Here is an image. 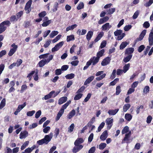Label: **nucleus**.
Listing matches in <instances>:
<instances>
[{"instance_id": "f257e3e1", "label": "nucleus", "mask_w": 153, "mask_h": 153, "mask_svg": "<svg viewBox=\"0 0 153 153\" xmlns=\"http://www.w3.org/2000/svg\"><path fill=\"white\" fill-rule=\"evenodd\" d=\"M53 136V134L51 132L49 135H46L44 138L38 140L37 143L39 145H42L43 144H47L51 140Z\"/></svg>"}, {"instance_id": "f03ea898", "label": "nucleus", "mask_w": 153, "mask_h": 153, "mask_svg": "<svg viewBox=\"0 0 153 153\" xmlns=\"http://www.w3.org/2000/svg\"><path fill=\"white\" fill-rule=\"evenodd\" d=\"M47 59H43L40 60L39 62L38 65L39 67L41 68L44 66L46 64L48 63L53 58V56L50 55Z\"/></svg>"}, {"instance_id": "7ed1b4c3", "label": "nucleus", "mask_w": 153, "mask_h": 153, "mask_svg": "<svg viewBox=\"0 0 153 153\" xmlns=\"http://www.w3.org/2000/svg\"><path fill=\"white\" fill-rule=\"evenodd\" d=\"M10 23V21L7 20L1 22L0 24V34L2 33L6 30L7 26H9Z\"/></svg>"}, {"instance_id": "20e7f679", "label": "nucleus", "mask_w": 153, "mask_h": 153, "mask_svg": "<svg viewBox=\"0 0 153 153\" xmlns=\"http://www.w3.org/2000/svg\"><path fill=\"white\" fill-rule=\"evenodd\" d=\"M122 30H117L114 32L115 36H118L117 37V39L118 40H121L125 36L124 33H122Z\"/></svg>"}, {"instance_id": "39448f33", "label": "nucleus", "mask_w": 153, "mask_h": 153, "mask_svg": "<svg viewBox=\"0 0 153 153\" xmlns=\"http://www.w3.org/2000/svg\"><path fill=\"white\" fill-rule=\"evenodd\" d=\"M114 119L111 118H108L105 120V122L107 126V128L108 130L110 129L113 126Z\"/></svg>"}, {"instance_id": "423d86ee", "label": "nucleus", "mask_w": 153, "mask_h": 153, "mask_svg": "<svg viewBox=\"0 0 153 153\" xmlns=\"http://www.w3.org/2000/svg\"><path fill=\"white\" fill-rule=\"evenodd\" d=\"M64 43L63 41L60 42L56 44L55 46L51 49V51L52 52L57 51L61 48L63 45Z\"/></svg>"}, {"instance_id": "0eeeda50", "label": "nucleus", "mask_w": 153, "mask_h": 153, "mask_svg": "<svg viewBox=\"0 0 153 153\" xmlns=\"http://www.w3.org/2000/svg\"><path fill=\"white\" fill-rule=\"evenodd\" d=\"M11 46L13 48L10 49L8 54V55L10 56H11L16 51L18 48L17 45H16L14 43L13 44L11 45Z\"/></svg>"}, {"instance_id": "6e6552de", "label": "nucleus", "mask_w": 153, "mask_h": 153, "mask_svg": "<svg viewBox=\"0 0 153 153\" xmlns=\"http://www.w3.org/2000/svg\"><path fill=\"white\" fill-rule=\"evenodd\" d=\"M32 1L29 0L26 4L25 10L26 11L27 14L29 13L31 11L30 7L32 4Z\"/></svg>"}, {"instance_id": "1a4fd4ad", "label": "nucleus", "mask_w": 153, "mask_h": 153, "mask_svg": "<svg viewBox=\"0 0 153 153\" xmlns=\"http://www.w3.org/2000/svg\"><path fill=\"white\" fill-rule=\"evenodd\" d=\"M75 146L72 149V152L73 153H76L79 151L83 147V146L82 145H76L74 144Z\"/></svg>"}, {"instance_id": "9d476101", "label": "nucleus", "mask_w": 153, "mask_h": 153, "mask_svg": "<svg viewBox=\"0 0 153 153\" xmlns=\"http://www.w3.org/2000/svg\"><path fill=\"white\" fill-rule=\"evenodd\" d=\"M26 105V102H24L22 105H19L16 109V111L14 112V114L15 115H17L18 113Z\"/></svg>"}, {"instance_id": "9b49d317", "label": "nucleus", "mask_w": 153, "mask_h": 153, "mask_svg": "<svg viewBox=\"0 0 153 153\" xmlns=\"http://www.w3.org/2000/svg\"><path fill=\"white\" fill-rule=\"evenodd\" d=\"M149 45L152 46L153 45V29H152L150 32L149 38Z\"/></svg>"}, {"instance_id": "f8f14e48", "label": "nucleus", "mask_w": 153, "mask_h": 153, "mask_svg": "<svg viewBox=\"0 0 153 153\" xmlns=\"http://www.w3.org/2000/svg\"><path fill=\"white\" fill-rule=\"evenodd\" d=\"M112 26L110 25L109 23H106L102 26L101 29L102 30L107 31Z\"/></svg>"}, {"instance_id": "ddd939ff", "label": "nucleus", "mask_w": 153, "mask_h": 153, "mask_svg": "<svg viewBox=\"0 0 153 153\" xmlns=\"http://www.w3.org/2000/svg\"><path fill=\"white\" fill-rule=\"evenodd\" d=\"M111 60L110 58L109 57H107L104 59L102 62L101 65L102 66H105L109 64Z\"/></svg>"}, {"instance_id": "4468645a", "label": "nucleus", "mask_w": 153, "mask_h": 153, "mask_svg": "<svg viewBox=\"0 0 153 153\" xmlns=\"http://www.w3.org/2000/svg\"><path fill=\"white\" fill-rule=\"evenodd\" d=\"M109 18L107 16L104 17L100 19L98 21V23L99 25L102 24L106 22L109 19Z\"/></svg>"}, {"instance_id": "2eb2a0df", "label": "nucleus", "mask_w": 153, "mask_h": 153, "mask_svg": "<svg viewBox=\"0 0 153 153\" xmlns=\"http://www.w3.org/2000/svg\"><path fill=\"white\" fill-rule=\"evenodd\" d=\"M28 132L26 131H23L21 132L19 138L21 139L25 138L28 136Z\"/></svg>"}, {"instance_id": "dca6fc26", "label": "nucleus", "mask_w": 153, "mask_h": 153, "mask_svg": "<svg viewBox=\"0 0 153 153\" xmlns=\"http://www.w3.org/2000/svg\"><path fill=\"white\" fill-rule=\"evenodd\" d=\"M131 135V131H128V133L125 134V137H124L123 140V141H125L127 143H129V138Z\"/></svg>"}, {"instance_id": "f3484780", "label": "nucleus", "mask_w": 153, "mask_h": 153, "mask_svg": "<svg viewBox=\"0 0 153 153\" xmlns=\"http://www.w3.org/2000/svg\"><path fill=\"white\" fill-rule=\"evenodd\" d=\"M108 133L107 131H104L100 136V139L102 141L105 140L108 137Z\"/></svg>"}, {"instance_id": "a211bd4d", "label": "nucleus", "mask_w": 153, "mask_h": 153, "mask_svg": "<svg viewBox=\"0 0 153 153\" xmlns=\"http://www.w3.org/2000/svg\"><path fill=\"white\" fill-rule=\"evenodd\" d=\"M53 93H54V92L53 91H51L49 93V94L46 95L44 97H43L42 98V100H46L50 99L52 97Z\"/></svg>"}, {"instance_id": "6ab92c4d", "label": "nucleus", "mask_w": 153, "mask_h": 153, "mask_svg": "<svg viewBox=\"0 0 153 153\" xmlns=\"http://www.w3.org/2000/svg\"><path fill=\"white\" fill-rule=\"evenodd\" d=\"M90 61H91L92 65H94L97 64L99 61V59L97 57L94 56L90 59Z\"/></svg>"}, {"instance_id": "aec40b11", "label": "nucleus", "mask_w": 153, "mask_h": 153, "mask_svg": "<svg viewBox=\"0 0 153 153\" xmlns=\"http://www.w3.org/2000/svg\"><path fill=\"white\" fill-rule=\"evenodd\" d=\"M119 110V109L117 108L114 110L110 109L108 111V113L110 115H115Z\"/></svg>"}, {"instance_id": "412c9836", "label": "nucleus", "mask_w": 153, "mask_h": 153, "mask_svg": "<svg viewBox=\"0 0 153 153\" xmlns=\"http://www.w3.org/2000/svg\"><path fill=\"white\" fill-rule=\"evenodd\" d=\"M94 76H91L88 77L84 82V85H87L91 82L94 79Z\"/></svg>"}, {"instance_id": "4be33fe9", "label": "nucleus", "mask_w": 153, "mask_h": 153, "mask_svg": "<svg viewBox=\"0 0 153 153\" xmlns=\"http://www.w3.org/2000/svg\"><path fill=\"white\" fill-rule=\"evenodd\" d=\"M93 34V32L91 31H88V32L86 38L88 41H89L91 39Z\"/></svg>"}, {"instance_id": "5701e85b", "label": "nucleus", "mask_w": 153, "mask_h": 153, "mask_svg": "<svg viewBox=\"0 0 153 153\" xmlns=\"http://www.w3.org/2000/svg\"><path fill=\"white\" fill-rule=\"evenodd\" d=\"M67 100V98L66 97H63L60 98L59 100L58 103L59 105H61L65 102Z\"/></svg>"}, {"instance_id": "b1692460", "label": "nucleus", "mask_w": 153, "mask_h": 153, "mask_svg": "<svg viewBox=\"0 0 153 153\" xmlns=\"http://www.w3.org/2000/svg\"><path fill=\"white\" fill-rule=\"evenodd\" d=\"M104 32L102 31L100 32L98 35L97 36L94 40L95 42H96L100 40L104 35Z\"/></svg>"}, {"instance_id": "393cba45", "label": "nucleus", "mask_w": 153, "mask_h": 153, "mask_svg": "<svg viewBox=\"0 0 153 153\" xmlns=\"http://www.w3.org/2000/svg\"><path fill=\"white\" fill-rule=\"evenodd\" d=\"M84 141V140L82 138H78L74 142V144L76 145H80V144H81L83 143Z\"/></svg>"}, {"instance_id": "a878e982", "label": "nucleus", "mask_w": 153, "mask_h": 153, "mask_svg": "<svg viewBox=\"0 0 153 153\" xmlns=\"http://www.w3.org/2000/svg\"><path fill=\"white\" fill-rule=\"evenodd\" d=\"M77 26V25L76 24L72 25L71 26L67 27L66 29V30L67 32H68L70 30H72L76 27Z\"/></svg>"}, {"instance_id": "bb28decb", "label": "nucleus", "mask_w": 153, "mask_h": 153, "mask_svg": "<svg viewBox=\"0 0 153 153\" xmlns=\"http://www.w3.org/2000/svg\"><path fill=\"white\" fill-rule=\"evenodd\" d=\"M134 51V48H130L127 49L125 51V54L128 55H130Z\"/></svg>"}, {"instance_id": "cd10ccee", "label": "nucleus", "mask_w": 153, "mask_h": 153, "mask_svg": "<svg viewBox=\"0 0 153 153\" xmlns=\"http://www.w3.org/2000/svg\"><path fill=\"white\" fill-rule=\"evenodd\" d=\"M105 52V50L104 49H102L98 52L97 54V57L99 59L101 57L103 54Z\"/></svg>"}, {"instance_id": "c85d7f7f", "label": "nucleus", "mask_w": 153, "mask_h": 153, "mask_svg": "<svg viewBox=\"0 0 153 153\" xmlns=\"http://www.w3.org/2000/svg\"><path fill=\"white\" fill-rule=\"evenodd\" d=\"M132 55L130 54L128 55L127 56L124 57L123 59V61L125 62L126 63L129 62L132 57Z\"/></svg>"}, {"instance_id": "c756f323", "label": "nucleus", "mask_w": 153, "mask_h": 153, "mask_svg": "<svg viewBox=\"0 0 153 153\" xmlns=\"http://www.w3.org/2000/svg\"><path fill=\"white\" fill-rule=\"evenodd\" d=\"M75 111L74 110H72L68 114V118L69 119H71L75 115Z\"/></svg>"}, {"instance_id": "7c9ffc66", "label": "nucleus", "mask_w": 153, "mask_h": 153, "mask_svg": "<svg viewBox=\"0 0 153 153\" xmlns=\"http://www.w3.org/2000/svg\"><path fill=\"white\" fill-rule=\"evenodd\" d=\"M130 66V64L128 63L125 64L123 67V71L124 73H126L129 69Z\"/></svg>"}, {"instance_id": "2f4dec72", "label": "nucleus", "mask_w": 153, "mask_h": 153, "mask_svg": "<svg viewBox=\"0 0 153 153\" xmlns=\"http://www.w3.org/2000/svg\"><path fill=\"white\" fill-rule=\"evenodd\" d=\"M132 116L128 113L126 114L125 116V119L128 121H130L132 118Z\"/></svg>"}, {"instance_id": "473e14b6", "label": "nucleus", "mask_w": 153, "mask_h": 153, "mask_svg": "<svg viewBox=\"0 0 153 153\" xmlns=\"http://www.w3.org/2000/svg\"><path fill=\"white\" fill-rule=\"evenodd\" d=\"M63 113L64 112L63 111H62V110H60L58 112L56 116V121H58L59 120L60 117L62 116Z\"/></svg>"}, {"instance_id": "72a5a7b5", "label": "nucleus", "mask_w": 153, "mask_h": 153, "mask_svg": "<svg viewBox=\"0 0 153 153\" xmlns=\"http://www.w3.org/2000/svg\"><path fill=\"white\" fill-rule=\"evenodd\" d=\"M115 8H110L106 10V13L107 14H111L113 13L115 11Z\"/></svg>"}, {"instance_id": "f704fd0d", "label": "nucleus", "mask_w": 153, "mask_h": 153, "mask_svg": "<svg viewBox=\"0 0 153 153\" xmlns=\"http://www.w3.org/2000/svg\"><path fill=\"white\" fill-rule=\"evenodd\" d=\"M75 76L74 74L71 73L70 74H68L65 76V78L67 79H73Z\"/></svg>"}, {"instance_id": "c9c22d12", "label": "nucleus", "mask_w": 153, "mask_h": 153, "mask_svg": "<svg viewBox=\"0 0 153 153\" xmlns=\"http://www.w3.org/2000/svg\"><path fill=\"white\" fill-rule=\"evenodd\" d=\"M128 44V43L126 42H122L120 45V50L123 49L125 48Z\"/></svg>"}, {"instance_id": "e433bc0d", "label": "nucleus", "mask_w": 153, "mask_h": 153, "mask_svg": "<svg viewBox=\"0 0 153 153\" xmlns=\"http://www.w3.org/2000/svg\"><path fill=\"white\" fill-rule=\"evenodd\" d=\"M131 105L127 103L125 104L123 107V111L124 112H126L130 108Z\"/></svg>"}, {"instance_id": "4c0bfd02", "label": "nucleus", "mask_w": 153, "mask_h": 153, "mask_svg": "<svg viewBox=\"0 0 153 153\" xmlns=\"http://www.w3.org/2000/svg\"><path fill=\"white\" fill-rule=\"evenodd\" d=\"M74 36L73 35L68 36H67V42H69L72 40H74Z\"/></svg>"}, {"instance_id": "58836bf2", "label": "nucleus", "mask_w": 153, "mask_h": 153, "mask_svg": "<svg viewBox=\"0 0 153 153\" xmlns=\"http://www.w3.org/2000/svg\"><path fill=\"white\" fill-rule=\"evenodd\" d=\"M29 143V142L28 141H25L21 146V150H22L25 148L28 145Z\"/></svg>"}, {"instance_id": "ea45409f", "label": "nucleus", "mask_w": 153, "mask_h": 153, "mask_svg": "<svg viewBox=\"0 0 153 153\" xmlns=\"http://www.w3.org/2000/svg\"><path fill=\"white\" fill-rule=\"evenodd\" d=\"M77 94H76L74 98V100H78L80 99L83 95L82 94L77 93Z\"/></svg>"}, {"instance_id": "a19ab883", "label": "nucleus", "mask_w": 153, "mask_h": 153, "mask_svg": "<svg viewBox=\"0 0 153 153\" xmlns=\"http://www.w3.org/2000/svg\"><path fill=\"white\" fill-rule=\"evenodd\" d=\"M58 33V32L57 31H52L50 34V37L51 38L53 37L54 36L57 35Z\"/></svg>"}, {"instance_id": "79ce46f5", "label": "nucleus", "mask_w": 153, "mask_h": 153, "mask_svg": "<svg viewBox=\"0 0 153 153\" xmlns=\"http://www.w3.org/2000/svg\"><path fill=\"white\" fill-rule=\"evenodd\" d=\"M49 55V53H47L46 54H42L39 55V58L40 59H45L47 58L48 57V55Z\"/></svg>"}, {"instance_id": "37998d69", "label": "nucleus", "mask_w": 153, "mask_h": 153, "mask_svg": "<svg viewBox=\"0 0 153 153\" xmlns=\"http://www.w3.org/2000/svg\"><path fill=\"white\" fill-rule=\"evenodd\" d=\"M6 100L5 99H3L1 101L0 104V109H2L5 105Z\"/></svg>"}, {"instance_id": "c03bdc74", "label": "nucleus", "mask_w": 153, "mask_h": 153, "mask_svg": "<svg viewBox=\"0 0 153 153\" xmlns=\"http://www.w3.org/2000/svg\"><path fill=\"white\" fill-rule=\"evenodd\" d=\"M51 22V20H49L48 21L43 22L42 25L43 27H45L48 25Z\"/></svg>"}, {"instance_id": "a18cd8bd", "label": "nucleus", "mask_w": 153, "mask_h": 153, "mask_svg": "<svg viewBox=\"0 0 153 153\" xmlns=\"http://www.w3.org/2000/svg\"><path fill=\"white\" fill-rule=\"evenodd\" d=\"M106 146V144L104 143H101L99 145V149L100 150L103 149Z\"/></svg>"}, {"instance_id": "49530a36", "label": "nucleus", "mask_w": 153, "mask_h": 153, "mask_svg": "<svg viewBox=\"0 0 153 153\" xmlns=\"http://www.w3.org/2000/svg\"><path fill=\"white\" fill-rule=\"evenodd\" d=\"M121 90L120 86L118 85L117 86L116 88V95H119L121 92Z\"/></svg>"}, {"instance_id": "de8ad7c7", "label": "nucleus", "mask_w": 153, "mask_h": 153, "mask_svg": "<svg viewBox=\"0 0 153 153\" xmlns=\"http://www.w3.org/2000/svg\"><path fill=\"white\" fill-rule=\"evenodd\" d=\"M74 127V123H72L70 126L68 128V131L70 133H71L73 131Z\"/></svg>"}, {"instance_id": "09e8293b", "label": "nucleus", "mask_w": 153, "mask_h": 153, "mask_svg": "<svg viewBox=\"0 0 153 153\" xmlns=\"http://www.w3.org/2000/svg\"><path fill=\"white\" fill-rule=\"evenodd\" d=\"M129 131V128L127 126H126L124 127V128L122 130V134H124L125 133H126L128 132V131Z\"/></svg>"}, {"instance_id": "8fccbe9b", "label": "nucleus", "mask_w": 153, "mask_h": 153, "mask_svg": "<svg viewBox=\"0 0 153 153\" xmlns=\"http://www.w3.org/2000/svg\"><path fill=\"white\" fill-rule=\"evenodd\" d=\"M59 129L58 128H56L54 131V133L55 134H54V136H55V138H56L59 134Z\"/></svg>"}, {"instance_id": "3c124183", "label": "nucleus", "mask_w": 153, "mask_h": 153, "mask_svg": "<svg viewBox=\"0 0 153 153\" xmlns=\"http://www.w3.org/2000/svg\"><path fill=\"white\" fill-rule=\"evenodd\" d=\"M95 117H92L91 119V120L88 123L87 125V126H91V124H93L95 121Z\"/></svg>"}, {"instance_id": "603ef678", "label": "nucleus", "mask_w": 153, "mask_h": 153, "mask_svg": "<svg viewBox=\"0 0 153 153\" xmlns=\"http://www.w3.org/2000/svg\"><path fill=\"white\" fill-rule=\"evenodd\" d=\"M51 39H48L47 40L44 45V47L45 48H48L50 45L51 42Z\"/></svg>"}, {"instance_id": "864d4df0", "label": "nucleus", "mask_w": 153, "mask_h": 153, "mask_svg": "<svg viewBox=\"0 0 153 153\" xmlns=\"http://www.w3.org/2000/svg\"><path fill=\"white\" fill-rule=\"evenodd\" d=\"M105 125V123L103 122L99 126L98 128L97 131H98V132H100L102 129L104 127Z\"/></svg>"}, {"instance_id": "5fc2aeb1", "label": "nucleus", "mask_w": 153, "mask_h": 153, "mask_svg": "<svg viewBox=\"0 0 153 153\" xmlns=\"http://www.w3.org/2000/svg\"><path fill=\"white\" fill-rule=\"evenodd\" d=\"M43 129V131L45 133H48L51 129V128L49 126H46Z\"/></svg>"}, {"instance_id": "6e6d98bb", "label": "nucleus", "mask_w": 153, "mask_h": 153, "mask_svg": "<svg viewBox=\"0 0 153 153\" xmlns=\"http://www.w3.org/2000/svg\"><path fill=\"white\" fill-rule=\"evenodd\" d=\"M139 14V11L137 10L134 13L132 18L133 19H136L138 16Z\"/></svg>"}, {"instance_id": "4d7b16f0", "label": "nucleus", "mask_w": 153, "mask_h": 153, "mask_svg": "<svg viewBox=\"0 0 153 153\" xmlns=\"http://www.w3.org/2000/svg\"><path fill=\"white\" fill-rule=\"evenodd\" d=\"M105 76L106 74H103L101 75H100V76L97 77L96 78V79L97 81L100 80L105 77Z\"/></svg>"}, {"instance_id": "13d9d810", "label": "nucleus", "mask_w": 153, "mask_h": 153, "mask_svg": "<svg viewBox=\"0 0 153 153\" xmlns=\"http://www.w3.org/2000/svg\"><path fill=\"white\" fill-rule=\"evenodd\" d=\"M106 44V41L105 40H103L101 43L100 48L102 49L105 47Z\"/></svg>"}, {"instance_id": "bf43d9fd", "label": "nucleus", "mask_w": 153, "mask_h": 153, "mask_svg": "<svg viewBox=\"0 0 153 153\" xmlns=\"http://www.w3.org/2000/svg\"><path fill=\"white\" fill-rule=\"evenodd\" d=\"M35 113V111L34 110H33L31 111H28L27 113V115L28 116H32Z\"/></svg>"}, {"instance_id": "052dcab7", "label": "nucleus", "mask_w": 153, "mask_h": 153, "mask_svg": "<svg viewBox=\"0 0 153 153\" xmlns=\"http://www.w3.org/2000/svg\"><path fill=\"white\" fill-rule=\"evenodd\" d=\"M84 4L82 2H80L78 6L77 7V9L78 10H80L84 7Z\"/></svg>"}, {"instance_id": "680f3d73", "label": "nucleus", "mask_w": 153, "mask_h": 153, "mask_svg": "<svg viewBox=\"0 0 153 153\" xmlns=\"http://www.w3.org/2000/svg\"><path fill=\"white\" fill-rule=\"evenodd\" d=\"M116 70L115 69L114 70L112 73L111 74V75L110 76V78L112 79H113L114 78L116 77Z\"/></svg>"}, {"instance_id": "e2e57ef3", "label": "nucleus", "mask_w": 153, "mask_h": 153, "mask_svg": "<svg viewBox=\"0 0 153 153\" xmlns=\"http://www.w3.org/2000/svg\"><path fill=\"white\" fill-rule=\"evenodd\" d=\"M143 108H144L143 106L142 105H141L139 106H138L137 108V110H136L137 114H139L140 113V109H143Z\"/></svg>"}, {"instance_id": "0e129e2a", "label": "nucleus", "mask_w": 153, "mask_h": 153, "mask_svg": "<svg viewBox=\"0 0 153 153\" xmlns=\"http://www.w3.org/2000/svg\"><path fill=\"white\" fill-rule=\"evenodd\" d=\"M35 73V71H31V72L27 75V77L28 78L30 81L31 79L32 75L33 74Z\"/></svg>"}, {"instance_id": "69168bd1", "label": "nucleus", "mask_w": 153, "mask_h": 153, "mask_svg": "<svg viewBox=\"0 0 153 153\" xmlns=\"http://www.w3.org/2000/svg\"><path fill=\"white\" fill-rule=\"evenodd\" d=\"M91 95V93H88L87 94L86 97L84 100V102H87L90 98Z\"/></svg>"}, {"instance_id": "338daca9", "label": "nucleus", "mask_w": 153, "mask_h": 153, "mask_svg": "<svg viewBox=\"0 0 153 153\" xmlns=\"http://www.w3.org/2000/svg\"><path fill=\"white\" fill-rule=\"evenodd\" d=\"M131 27L132 26L131 25H126L124 27V30L125 31H127L131 29Z\"/></svg>"}, {"instance_id": "774afa93", "label": "nucleus", "mask_w": 153, "mask_h": 153, "mask_svg": "<svg viewBox=\"0 0 153 153\" xmlns=\"http://www.w3.org/2000/svg\"><path fill=\"white\" fill-rule=\"evenodd\" d=\"M32 151L30 148H28L25 149L24 152H22V153H30Z\"/></svg>"}]
</instances>
